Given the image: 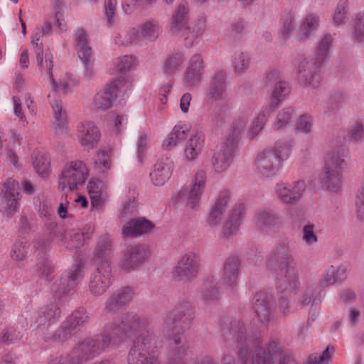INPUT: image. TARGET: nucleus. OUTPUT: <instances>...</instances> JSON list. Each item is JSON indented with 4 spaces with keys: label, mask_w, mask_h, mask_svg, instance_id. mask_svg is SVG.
<instances>
[{
    "label": "nucleus",
    "mask_w": 364,
    "mask_h": 364,
    "mask_svg": "<svg viewBox=\"0 0 364 364\" xmlns=\"http://www.w3.org/2000/svg\"><path fill=\"white\" fill-rule=\"evenodd\" d=\"M132 336L136 337L127 355L128 364H161L151 319L134 312H127L121 321L105 323L100 333L79 341L72 349L74 360L85 364Z\"/></svg>",
    "instance_id": "nucleus-1"
},
{
    "label": "nucleus",
    "mask_w": 364,
    "mask_h": 364,
    "mask_svg": "<svg viewBox=\"0 0 364 364\" xmlns=\"http://www.w3.org/2000/svg\"><path fill=\"white\" fill-rule=\"evenodd\" d=\"M219 326L224 336H232L237 342V364H297L294 359L285 353L277 341H269L262 347L260 332L251 331L247 334L244 321L240 317H223ZM222 364H235L233 355L224 354Z\"/></svg>",
    "instance_id": "nucleus-2"
},
{
    "label": "nucleus",
    "mask_w": 364,
    "mask_h": 364,
    "mask_svg": "<svg viewBox=\"0 0 364 364\" xmlns=\"http://www.w3.org/2000/svg\"><path fill=\"white\" fill-rule=\"evenodd\" d=\"M195 318V310L190 302L181 301L166 312L163 323V333L170 346L166 364H218L206 355L198 362H193V350L186 342L184 333Z\"/></svg>",
    "instance_id": "nucleus-3"
},
{
    "label": "nucleus",
    "mask_w": 364,
    "mask_h": 364,
    "mask_svg": "<svg viewBox=\"0 0 364 364\" xmlns=\"http://www.w3.org/2000/svg\"><path fill=\"white\" fill-rule=\"evenodd\" d=\"M267 267L269 269L278 271L276 284L278 295L277 305L282 315L286 316L290 312L289 297L299 286L298 270L294 259L289 253L287 242H280L269 254Z\"/></svg>",
    "instance_id": "nucleus-4"
},
{
    "label": "nucleus",
    "mask_w": 364,
    "mask_h": 364,
    "mask_svg": "<svg viewBox=\"0 0 364 364\" xmlns=\"http://www.w3.org/2000/svg\"><path fill=\"white\" fill-rule=\"evenodd\" d=\"M333 40L332 35L325 34L318 43L314 58H305L299 64L297 79L301 84L314 89L320 86L321 67L328 57Z\"/></svg>",
    "instance_id": "nucleus-5"
},
{
    "label": "nucleus",
    "mask_w": 364,
    "mask_h": 364,
    "mask_svg": "<svg viewBox=\"0 0 364 364\" xmlns=\"http://www.w3.org/2000/svg\"><path fill=\"white\" fill-rule=\"evenodd\" d=\"M247 119L245 117H235L230 126L225 140L220 148L214 150L210 163L215 172L223 173L232 163L237 149L241 141V134L246 127Z\"/></svg>",
    "instance_id": "nucleus-6"
},
{
    "label": "nucleus",
    "mask_w": 364,
    "mask_h": 364,
    "mask_svg": "<svg viewBox=\"0 0 364 364\" xmlns=\"http://www.w3.org/2000/svg\"><path fill=\"white\" fill-rule=\"evenodd\" d=\"M292 150V141L290 139L278 140L272 148L260 152L256 159L257 173L263 178H272L277 176L282 166V162L287 160Z\"/></svg>",
    "instance_id": "nucleus-7"
},
{
    "label": "nucleus",
    "mask_w": 364,
    "mask_h": 364,
    "mask_svg": "<svg viewBox=\"0 0 364 364\" xmlns=\"http://www.w3.org/2000/svg\"><path fill=\"white\" fill-rule=\"evenodd\" d=\"M189 8L187 1H181L176 8L168 26V30L172 34H181L184 36L186 44L193 45L195 39L198 38L205 28L203 18H199L194 26L188 25Z\"/></svg>",
    "instance_id": "nucleus-8"
},
{
    "label": "nucleus",
    "mask_w": 364,
    "mask_h": 364,
    "mask_svg": "<svg viewBox=\"0 0 364 364\" xmlns=\"http://www.w3.org/2000/svg\"><path fill=\"white\" fill-rule=\"evenodd\" d=\"M60 316V308L55 302L43 305L33 313L32 318L42 344L47 346L53 343L58 344L53 341H47L46 336H48L47 334L53 333V331H49V328L58 322Z\"/></svg>",
    "instance_id": "nucleus-9"
},
{
    "label": "nucleus",
    "mask_w": 364,
    "mask_h": 364,
    "mask_svg": "<svg viewBox=\"0 0 364 364\" xmlns=\"http://www.w3.org/2000/svg\"><path fill=\"white\" fill-rule=\"evenodd\" d=\"M89 320L90 313L84 307H78L72 311L52 335L47 334L48 336H46V339L56 342L58 344H63L72 337L73 332L77 327L84 326Z\"/></svg>",
    "instance_id": "nucleus-10"
},
{
    "label": "nucleus",
    "mask_w": 364,
    "mask_h": 364,
    "mask_svg": "<svg viewBox=\"0 0 364 364\" xmlns=\"http://www.w3.org/2000/svg\"><path fill=\"white\" fill-rule=\"evenodd\" d=\"M341 144L336 141L335 146L327 153L325 161L324 183L328 189L332 192H338L341 188Z\"/></svg>",
    "instance_id": "nucleus-11"
},
{
    "label": "nucleus",
    "mask_w": 364,
    "mask_h": 364,
    "mask_svg": "<svg viewBox=\"0 0 364 364\" xmlns=\"http://www.w3.org/2000/svg\"><path fill=\"white\" fill-rule=\"evenodd\" d=\"M129 90H131L129 80H124L122 82L119 79H114L95 95L93 105L97 109L106 111L112 107L120 93L125 95Z\"/></svg>",
    "instance_id": "nucleus-12"
},
{
    "label": "nucleus",
    "mask_w": 364,
    "mask_h": 364,
    "mask_svg": "<svg viewBox=\"0 0 364 364\" xmlns=\"http://www.w3.org/2000/svg\"><path fill=\"white\" fill-rule=\"evenodd\" d=\"M83 277V267L80 262L75 261L70 268L63 273L59 281L55 282L51 290L55 297L73 294Z\"/></svg>",
    "instance_id": "nucleus-13"
},
{
    "label": "nucleus",
    "mask_w": 364,
    "mask_h": 364,
    "mask_svg": "<svg viewBox=\"0 0 364 364\" xmlns=\"http://www.w3.org/2000/svg\"><path fill=\"white\" fill-rule=\"evenodd\" d=\"M87 176L88 171L83 161H72L62 171L58 188L61 191H65V188L77 190L85 183Z\"/></svg>",
    "instance_id": "nucleus-14"
},
{
    "label": "nucleus",
    "mask_w": 364,
    "mask_h": 364,
    "mask_svg": "<svg viewBox=\"0 0 364 364\" xmlns=\"http://www.w3.org/2000/svg\"><path fill=\"white\" fill-rule=\"evenodd\" d=\"M44 36L43 34V31H40L37 30L33 35L31 38V44L33 47L34 52L36 55V61L38 68L41 71H45L48 75L49 80L52 85H53V88L56 90V84L53 75V55L50 51H46L43 53V45L42 38Z\"/></svg>",
    "instance_id": "nucleus-15"
},
{
    "label": "nucleus",
    "mask_w": 364,
    "mask_h": 364,
    "mask_svg": "<svg viewBox=\"0 0 364 364\" xmlns=\"http://www.w3.org/2000/svg\"><path fill=\"white\" fill-rule=\"evenodd\" d=\"M74 46L77 54L84 65V75L90 78L93 74L92 50L88 45V38L83 28L76 30L74 38Z\"/></svg>",
    "instance_id": "nucleus-16"
},
{
    "label": "nucleus",
    "mask_w": 364,
    "mask_h": 364,
    "mask_svg": "<svg viewBox=\"0 0 364 364\" xmlns=\"http://www.w3.org/2000/svg\"><path fill=\"white\" fill-rule=\"evenodd\" d=\"M96 270L91 274L89 289L92 294H103L112 284V275L110 264L108 262L96 265Z\"/></svg>",
    "instance_id": "nucleus-17"
},
{
    "label": "nucleus",
    "mask_w": 364,
    "mask_h": 364,
    "mask_svg": "<svg viewBox=\"0 0 364 364\" xmlns=\"http://www.w3.org/2000/svg\"><path fill=\"white\" fill-rule=\"evenodd\" d=\"M199 257L194 252L185 254L174 267V277L178 281L191 282L200 269Z\"/></svg>",
    "instance_id": "nucleus-18"
},
{
    "label": "nucleus",
    "mask_w": 364,
    "mask_h": 364,
    "mask_svg": "<svg viewBox=\"0 0 364 364\" xmlns=\"http://www.w3.org/2000/svg\"><path fill=\"white\" fill-rule=\"evenodd\" d=\"M149 248L144 245H134L127 247L120 262L121 269L126 272L136 270L149 257Z\"/></svg>",
    "instance_id": "nucleus-19"
},
{
    "label": "nucleus",
    "mask_w": 364,
    "mask_h": 364,
    "mask_svg": "<svg viewBox=\"0 0 364 364\" xmlns=\"http://www.w3.org/2000/svg\"><path fill=\"white\" fill-rule=\"evenodd\" d=\"M76 135L80 144L88 151L97 146L101 138L99 127L92 121L80 122L77 126Z\"/></svg>",
    "instance_id": "nucleus-20"
},
{
    "label": "nucleus",
    "mask_w": 364,
    "mask_h": 364,
    "mask_svg": "<svg viewBox=\"0 0 364 364\" xmlns=\"http://www.w3.org/2000/svg\"><path fill=\"white\" fill-rule=\"evenodd\" d=\"M134 296V289L124 286L114 291L105 301L104 311L112 315L117 314L125 309L132 301Z\"/></svg>",
    "instance_id": "nucleus-21"
},
{
    "label": "nucleus",
    "mask_w": 364,
    "mask_h": 364,
    "mask_svg": "<svg viewBox=\"0 0 364 364\" xmlns=\"http://www.w3.org/2000/svg\"><path fill=\"white\" fill-rule=\"evenodd\" d=\"M306 189L304 180H298L291 186L284 182L277 183L275 186V193L279 200L284 204H294L299 201Z\"/></svg>",
    "instance_id": "nucleus-22"
},
{
    "label": "nucleus",
    "mask_w": 364,
    "mask_h": 364,
    "mask_svg": "<svg viewBox=\"0 0 364 364\" xmlns=\"http://www.w3.org/2000/svg\"><path fill=\"white\" fill-rule=\"evenodd\" d=\"M228 75L225 70H218L210 77L207 97L212 102L223 100L228 96Z\"/></svg>",
    "instance_id": "nucleus-23"
},
{
    "label": "nucleus",
    "mask_w": 364,
    "mask_h": 364,
    "mask_svg": "<svg viewBox=\"0 0 364 364\" xmlns=\"http://www.w3.org/2000/svg\"><path fill=\"white\" fill-rule=\"evenodd\" d=\"M253 222L255 228L262 234L269 235L278 228L280 220L277 214L272 209L259 208L255 213Z\"/></svg>",
    "instance_id": "nucleus-24"
},
{
    "label": "nucleus",
    "mask_w": 364,
    "mask_h": 364,
    "mask_svg": "<svg viewBox=\"0 0 364 364\" xmlns=\"http://www.w3.org/2000/svg\"><path fill=\"white\" fill-rule=\"evenodd\" d=\"M205 62L200 54H195L190 58L188 66L183 73V82L186 87L193 88L203 79Z\"/></svg>",
    "instance_id": "nucleus-25"
},
{
    "label": "nucleus",
    "mask_w": 364,
    "mask_h": 364,
    "mask_svg": "<svg viewBox=\"0 0 364 364\" xmlns=\"http://www.w3.org/2000/svg\"><path fill=\"white\" fill-rule=\"evenodd\" d=\"M252 309L259 322L268 325L272 319L270 300L267 294L262 291L255 294L251 299Z\"/></svg>",
    "instance_id": "nucleus-26"
},
{
    "label": "nucleus",
    "mask_w": 364,
    "mask_h": 364,
    "mask_svg": "<svg viewBox=\"0 0 364 364\" xmlns=\"http://www.w3.org/2000/svg\"><path fill=\"white\" fill-rule=\"evenodd\" d=\"M241 260L237 256H230L224 262L221 281L225 286L235 289L239 283Z\"/></svg>",
    "instance_id": "nucleus-27"
},
{
    "label": "nucleus",
    "mask_w": 364,
    "mask_h": 364,
    "mask_svg": "<svg viewBox=\"0 0 364 364\" xmlns=\"http://www.w3.org/2000/svg\"><path fill=\"white\" fill-rule=\"evenodd\" d=\"M94 233L91 225H85L81 229L70 230L63 241L65 247L68 250L80 248L87 244Z\"/></svg>",
    "instance_id": "nucleus-28"
},
{
    "label": "nucleus",
    "mask_w": 364,
    "mask_h": 364,
    "mask_svg": "<svg viewBox=\"0 0 364 364\" xmlns=\"http://www.w3.org/2000/svg\"><path fill=\"white\" fill-rule=\"evenodd\" d=\"M154 224L145 217L130 219L122 228V235L127 237H137L151 232Z\"/></svg>",
    "instance_id": "nucleus-29"
},
{
    "label": "nucleus",
    "mask_w": 364,
    "mask_h": 364,
    "mask_svg": "<svg viewBox=\"0 0 364 364\" xmlns=\"http://www.w3.org/2000/svg\"><path fill=\"white\" fill-rule=\"evenodd\" d=\"M50 104L53 109V129L55 134H67L68 130L67 112L63 108L62 101L54 93L53 98L50 99Z\"/></svg>",
    "instance_id": "nucleus-30"
},
{
    "label": "nucleus",
    "mask_w": 364,
    "mask_h": 364,
    "mask_svg": "<svg viewBox=\"0 0 364 364\" xmlns=\"http://www.w3.org/2000/svg\"><path fill=\"white\" fill-rule=\"evenodd\" d=\"M173 167V161L166 156L159 158L150 173V178L156 186H163L171 177Z\"/></svg>",
    "instance_id": "nucleus-31"
},
{
    "label": "nucleus",
    "mask_w": 364,
    "mask_h": 364,
    "mask_svg": "<svg viewBox=\"0 0 364 364\" xmlns=\"http://www.w3.org/2000/svg\"><path fill=\"white\" fill-rule=\"evenodd\" d=\"M205 142V136L200 131L196 132L186 141L183 152L185 161L191 162L196 161L201 154Z\"/></svg>",
    "instance_id": "nucleus-32"
},
{
    "label": "nucleus",
    "mask_w": 364,
    "mask_h": 364,
    "mask_svg": "<svg viewBox=\"0 0 364 364\" xmlns=\"http://www.w3.org/2000/svg\"><path fill=\"white\" fill-rule=\"evenodd\" d=\"M245 212V207L242 203L236 205L232 208L223 227V235L225 237L230 238L237 232L242 223Z\"/></svg>",
    "instance_id": "nucleus-33"
},
{
    "label": "nucleus",
    "mask_w": 364,
    "mask_h": 364,
    "mask_svg": "<svg viewBox=\"0 0 364 364\" xmlns=\"http://www.w3.org/2000/svg\"><path fill=\"white\" fill-rule=\"evenodd\" d=\"M230 198V192L223 190L220 192L215 204L210 208L207 223L211 227H217L221 222L225 207Z\"/></svg>",
    "instance_id": "nucleus-34"
},
{
    "label": "nucleus",
    "mask_w": 364,
    "mask_h": 364,
    "mask_svg": "<svg viewBox=\"0 0 364 364\" xmlns=\"http://www.w3.org/2000/svg\"><path fill=\"white\" fill-rule=\"evenodd\" d=\"M206 181V173L198 171L194 176L191 182V188L188 195L186 205L195 209L199 203L201 194L203 191Z\"/></svg>",
    "instance_id": "nucleus-35"
},
{
    "label": "nucleus",
    "mask_w": 364,
    "mask_h": 364,
    "mask_svg": "<svg viewBox=\"0 0 364 364\" xmlns=\"http://www.w3.org/2000/svg\"><path fill=\"white\" fill-rule=\"evenodd\" d=\"M19 193L8 183H4L1 197V208L7 217L12 216L20 207Z\"/></svg>",
    "instance_id": "nucleus-36"
},
{
    "label": "nucleus",
    "mask_w": 364,
    "mask_h": 364,
    "mask_svg": "<svg viewBox=\"0 0 364 364\" xmlns=\"http://www.w3.org/2000/svg\"><path fill=\"white\" fill-rule=\"evenodd\" d=\"M189 132L190 126L188 124L183 122H178L163 141L162 147L167 150L174 148L178 143L186 139Z\"/></svg>",
    "instance_id": "nucleus-37"
},
{
    "label": "nucleus",
    "mask_w": 364,
    "mask_h": 364,
    "mask_svg": "<svg viewBox=\"0 0 364 364\" xmlns=\"http://www.w3.org/2000/svg\"><path fill=\"white\" fill-rule=\"evenodd\" d=\"M319 16L314 13L306 16L299 28V38L301 41L309 40L318 29Z\"/></svg>",
    "instance_id": "nucleus-38"
},
{
    "label": "nucleus",
    "mask_w": 364,
    "mask_h": 364,
    "mask_svg": "<svg viewBox=\"0 0 364 364\" xmlns=\"http://www.w3.org/2000/svg\"><path fill=\"white\" fill-rule=\"evenodd\" d=\"M200 299L205 302H215L220 299V291L217 279L214 276H208L200 292Z\"/></svg>",
    "instance_id": "nucleus-39"
},
{
    "label": "nucleus",
    "mask_w": 364,
    "mask_h": 364,
    "mask_svg": "<svg viewBox=\"0 0 364 364\" xmlns=\"http://www.w3.org/2000/svg\"><path fill=\"white\" fill-rule=\"evenodd\" d=\"M112 240L109 235H105L101 236L96 244V247L92 259V262L95 265L105 262H108L107 257L111 252Z\"/></svg>",
    "instance_id": "nucleus-40"
},
{
    "label": "nucleus",
    "mask_w": 364,
    "mask_h": 364,
    "mask_svg": "<svg viewBox=\"0 0 364 364\" xmlns=\"http://www.w3.org/2000/svg\"><path fill=\"white\" fill-rule=\"evenodd\" d=\"M184 58L182 53L176 52L168 55L164 60L161 69L163 73L168 77L176 72H179L183 63Z\"/></svg>",
    "instance_id": "nucleus-41"
},
{
    "label": "nucleus",
    "mask_w": 364,
    "mask_h": 364,
    "mask_svg": "<svg viewBox=\"0 0 364 364\" xmlns=\"http://www.w3.org/2000/svg\"><path fill=\"white\" fill-rule=\"evenodd\" d=\"M295 115L292 107L281 109L272 123V129L275 131H284L291 126L292 119Z\"/></svg>",
    "instance_id": "nucleus-42"
},
{
    "label": "nucleus",
    "mask_w": 364,
    "mask_h": 364,
    "mask_svg": "<svg viewBox=\"0 0 364 364\" xmlns=\"http://www.w3.org/2000/svg\"><path fill=\"white\" fill-rule=\"evenodd\" d=\"M291 87L289 84L284 80L279 81L272 92V100L268 107L272 110L276 109L279 105L285 99V97L289 94Z\"/></svg>",
    "instance_id": "nucleus-43"
},
{
    "label": "nucleus",
    "mask_w": 364,
    "mask_h": 364,
    "mask_svg": "<svg viewBox=\"0 0 364 364\" xmlns=\"http://www.w3.org/2000/svg\"><path fill=\"white\" fill-rule=\"evenodd\" d=\"M231 107L228 102H223L218 106V109L210 114L212 124L218 128L225 125L230 118Z\"/></svg>",
    "instance_id": "nucleus-44"
},
{
    "label": "nucleus",
    "mask_w": 364,
    "mask_h": 364,
    "mask_svg": "<svg viewBox=\"0 0 364 364\" xmlns=\"http://www.w3.org/2000/svg\"><path fill=\"white\" fill-rule=\"evenodd\" d=\"M272 111L271 108L266 106L259 113L257 117L252 122L250 128V133L252 137L257 136L262 131L267 123L268 117Z\"/></svg>",
    "instance_id": "nucleus-45"
},
{
    "label": "nucleus",
    "mask_w": 364,
    "mask_h": 364,
    "mask_svg": "<svg viewBox=\"0 0 364 364\" xmlns=\"http://www.w3.org/2000/svg\"><path fill=\"white\" fill-rule=\"evenodd\" d=\"M161 33L159 24L154 21H149L141 25L140 34L141 38L148 41H155Z\"/></svg>",
    "instance_id": "nucleus-46"
},
{
    "label": "nucleus",
    "mask_w": 364,
    "mask_h": 364,
    "mask_svg": "<svg viewBox=\"0 0 364 364\" xmlns=\"http://www.w3.org/2000/svg\"><path fill=\"white\" fill-rule=\"evenodd\" d=\"M250 60V57L247 53H235L232 58V63L235 72L237 74L244 73L248 69Z\"/></svg>",
    "instance_id": "nucleus-47"
},
{
    "label": "nucleus",
    "mask_w": 364,
    "mask_h": 364,
    "mask_svg": "<svg viewBox=\"0 0 364 364\" xmlns=\"http://www.w3.org/2000/svg\"><path fill=\"white\" fill-rule=\"evenodd\" d=\"M294 21V15L291 12L282 16L280 18V33L283 40L286 41L291 36V33L295 29Z\"/></svg>",
    "instance_id": "nucleus-48"
},
{
    "label": "nucleus",
    "mask_w": 364,
    "mask_h": 364,
    "mask_svg": "<svg viewBox=\"0 0 364 364\" xmlns=\"http://www.w3.org/2000/svg\"><path fill=\"white\" fill-rule=\"evenodd\" d=\"M139 41V32L134 28H129L123 33H119L114 38L115 43L119 46H127L136 43Z\"/></svg>",
    "instance_id": "nucleus-49"
},
{
    "label": "nucleus",
    "mask_w": 364,
    "mask_h": 364,
    "mask_svg": "<svg viewBox=\"0 0 364 364\" xmlns=\"http://www.w3.org/2000/svg\"><path fill=\"white\" fill-rule=\"evenodd\" d=\"M28 248V244L25 238L16 240L11 247V258L16 261L23 260L26 257Z\"/></svg>",
    "instance_id": "nucleus-50"
},
{
    "label": "nucleus",
    "mask_w": 364,
    "mask_h": 364,
    "mask_svg": "<svg viewBox=\"0 0 364 364\" xmlns=\"http://www.w3.org/2000/svg\"><path fill=\"white\" fill-rule=\"evenodd\" d=\"M334 352V346L329 345L321 354L313 353L309 355L306 364H328Z\"/></svg>",
    "instance_id": "nucleus-51"
},
{
    "label": "nucleus",
    "mask_w": 364,
    "mask_h": 364,
    "mask_svg": "<svg viewBox=\"0 0 364 364\" xmlns=\"http://www.w3.org/2000/svg\"><path fill=\"white\" fill-rule=\"evenodd\" d=\"M46 232L53 240L61 241L63 243L65 237V232L62 226L58 225V223L53 219L46 224Z\"/></svg>",
    "instance_id": "nucleus-52"
},
{
    "label": "nucleus",
    "mask_w": 364,
    "mask_h": 364,
    "mask_svg": "<svg viewBox=\"0 0 364 364\" xmlns=\"http://www.w3.org/2000/svg\"><path fill=\"white\" fill-rule=\"evenodd\" d=\"M353 38L356 43H364V12L357 14L354 18Z\"/></svg>",
    "instance_id": "nucleus-53"
},
{
    "label": "nucleus",
    "mask_w": 364,
    "mask_h": 364,
    "mask_svg": "<svg viewBox=\"0 0 364 364\" xmlns=\"http://www.w3.org/2000/svg\"><path fill=\"white\" fill-rule=\"evenodd\" d=\"M347 137L350 141L362 143L364 141V125L360 122H355L348 131Z\"/></svg>",
    "instance_id": "nucleus-54"
},
{
    "label": "nucleus",
    "mask_w": 364,
    "mask_h": 364,
    "mask_svg": "<svg viewBox=\"0 0 364 364\" xmlns=\"http://www.w3.org/2000/svg\"><path fill=\"white\" fill-rule=\"evenodd\" d=\"M36 173L42 177H46L50 171V161L43 155L36 156L33 161Z\"/></svg>",
    "instance_id": "nucleus-55"
},
{
    "label": "nucleus",
    "mask_w": 364,
    "mask_h": 364,
    "mask_svg": "<svg viewBox=\"0 0 364 364\" xmlns=\"http://www.w3.org/2000/svg\"><path fill=\"white\" fill-rule=\"evenodd\" d=\"M21 336L20 333L14 328L9 327L4 328L0 334V342L4 345L9 346L17 343Z\"/></svg>",
    "instance_id": "nucleus-56"
},
{
    "label": "nucleus",
    "mask_w": 364,
    "mask_h": 364,
    "mask_svg": "<svg viewBox=\"0 0 364 364\" xmlns=\"http://www.w3.org/2000/svg\"><path fill=\"white\" fill-rule=\"evenodd\" d=\"M36 274L42 279H44L46 282H50L52 280V267L50 262L46 257H43L36 264Z\"/></svg>",
    "instance_id": "nucleus-57"
},
{
    "label": "nucleus",
    "mask_w": 364,
    "mask_h": 364,
    "mask_svg": "<svg viewBox=\"0 0 364 364\" xmlns=\"http://www.w3.org/2000/svg\"><path fill=\"white\" fill-rule=\"evenodd\" d=\"M135 63V58L132 55H124L121 58H119L115 63L116 64V71L121 74L122 73H125L126 71L129 70L132 68L134 67Z\"/></svg>",
    "instance_id": "nucleus-58"
},
{
    "label": "nucleus",
    "mask_w": 364,
    "mask_h": 364,
    "mask_svg": "<svg viewBox=\"0 0 364 364\" xmlns=\"http://www.w3.org/2000/svg\"><path fill=\"white\" fill-rule=\"evenodd\" d=\"M39 216L48 222L55 219L54 209L50 202L45 200L40 202L38 205Z\"/></svg>",
    "instance_id": "nucleus-59"
},
{
    "label": "nucleus",
    "mask_w": 364,
    "mask_h": 364,
    "mask_svg": "<svg viewBox=\"0 0 364 364\" xmlns=\"http://www.w3.org/2000/svg\"><path fill=\"white\" fill-rule=\"evenodd\" d=\"M314 230L315 225L314 224L306 225L302 228V240L308 245L315 244L318 242V238Z\"/></svg>",
    "instance_id": "nucleus-60"
},
{
    "label": "nucleus",
    "mask_w": 364,
    "mask_h": 364,
    "mask_svg": "<svg viewBox=\"0 0 364 364\" xmlns=\"http://www.w3.org/2000/svg\"><path fill=\"white\" fill-rule=\"evenodd\" d=\"M75 358V357L71 350L65 355H50L48 358V364H79L74 360Z\"/></svg>",
    "instance_id": "nucleus-61"
},
{
    "label": "nucleus",
    "mask_w": 364,
    "mask_h": 364,
    "mask_svg": "<svg viewBox=\"0 0 364 364\" xmlns=\"http://www.w3.org/2000/svg\"><path fill=\"white\" fill-rule=\"evenodd\" d=\"M312 128V119L308 114H302L297 119L296 129L304 134L311 132Z\"/></svg>",
    "instance_id": "nucleus-62"
},
{
    "label": "nucleus",
    "mask_w": 364,
    "mask_h": 364,
    "mask_svg": "<svg viewBox=\"0 0 364 364\" xmlns=\"http://www.w3.org/2000/svg\"><path fill=\"white\" fill-rule=\"evenodd\" d=\"M282 81L280 71L277 68L269 69L265 74L264 85L266 87H274Z\"/></svg>",
    "instance_id": "nucleus-63"
},
{
    "label": "nucleus",
    "mask_w": 364,
    "mask_h": 364,
    "mask_svg": "<svg viewBox=\"0 0 364 364\" xmlns=\"http://www.w3.org/2000/svg\"><path fill=\"white\" fill-rule=\"evenodd\" d=\"M355 213L357 219L361 222H364V186L358 191L357 195Z\"/></svg>",
    "instance_id": "nucleus-64"
}]
</instances>
